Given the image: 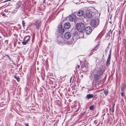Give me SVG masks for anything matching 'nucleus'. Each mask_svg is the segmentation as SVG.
<instances>
[{
    "mask_svg": "<svg viewBox=\"0 0 126 126\" xmlns=\"http://www.w3.org/2000/svg\"><path fill=\"white\" fill-rule=\"evenodd\" d=\"M103 72L100 70H98L95 69L91 72V74L94 76V80L97 81L101 79V76Z\"/></svg>",
    "mask_w": 126,
    "mask_h": 126,
    "instance_id": "f257e3e1",
    "label": "nucleus"
},
{
    "mask_svg": "<svg viewBox=\"0 0 126 126\" xmlns=\"http://www.w3.org/2000/svg\"><path fill=\"white\" fill-rule=\"evenodd\" d=\"M86 26V24L84 22L78 23L76 25L77 29L80 32H82L84 31Z\"/></svg>",
    "mask_w": 126,
    "mask_h": 126,
    "instance_id": "f03ea898",
    "label": "nucleus"
},
{
    "mask_svg": "<svg viewBox=\"0 0 126 126\" xmlns=\"http://www.w3.org/2000/svg\"><path fill=\"white\" fill-rule=\"evenodd\" d=\"M99 20L97 19L95 20L93 19L91 21V26L94 27H97L99 25Z\"/></svg>",
    "mask_w": 126,
    "mask_h": 126,
    "instance_id": "7ed1b4c3",
    "label": "nucleus"
},
{
    "mask_svg": "<svg viewBox=\"0 0 126 126\" xmlns=\"http://www.w3.org/2000/svg\"><path fill=\"white\" fill-rule=\"evenodd\" d=\"M86 33L87 34H90L92 31V28L90 26L86 27L85 29Z\"/></svg>",
    "mask_w": 126,
    "mask_h": 126,
    "instance_id": "20e7f679",
    "label": "nucleus"
},
{
    "mask_svg": "<svg viewBox=\"0 0 126 126\" xmlns=\"http://www.w3.org/2000/svg\"><path fill=\"white\" fill-rule=\"evenodd\" d=\"M68 20L71 21H74L76 19V16L74 15H71L68 17Z\"/></svg>",
    "mask_w": 126,
    "mask_h": 126,
    "instance_id": "39448f33",
    "label": "nucleus"
},
{
    "mask_svg": "<svg viewBox=\"0 0 126 126\" xmlns=\"http://www.w3.org/2000/svg\"><path fill=\"white\" fill-rule=\"evenodd\" d=\"M92 16V14L91 12L89 10L86 11L85 14V16L86 17L90 18Z\"/></svg>",
    "mask_w": 126,
    "mask_h": 126,
    "instance_id": "423d86ee",
    "label": "nucleus"
},
{
    "mask_svg": "<svg viewBox=\"0 0 126 126\" xmlns=\"http://www.w3.org/2000/svg\"><path fill=\"white\" fill-rule=\"evenodd\" d=\"M71 36V34L69 32H66L64 35V37L65 38L67 39H69Z\"/></svg>",
    "mask_w": 126,
    "mask_h": 126,
    "instance_id": "0eeeda50",
    "label": "nucleus"
},
{
    "mask_svg": "<svg viewBox=\"0 0 126 126\" xmlns=\"http://www.w3.org/2000/svg\"><path fill=\"white\" fill-rule=\"evenodd\" d=\"M70 24L69 22H67L65 24L63 25L64 28L65 29H68L70 27Z\"/></svg>",
    "mask_w": 126,
    "mask_h": 126,
    "instance_id": "6e6552de",
    "label": "nucleus"
},
{
    "mask_svg": "<svg viewBox=\"0 0 126 126\" xmlns=\"http://www.w3.org/2000/svg\"><path fill=\"white\" fill-rule=\"evenodd\" d=\"M84 14V11L82 10H79L77 14V15L78 16H81Z\"/></svg>",
    "mask_w": 126,
    "mask_h": 126,
    "instance_id": "1a4fd4ad",
    "label": "nucleus"
},
{
    "mask_svg": "<svg viewBox=\"0 0 126 126\" xmlns=\"http://www.w3.org/2000/svg\"><path fill=\"white\" fill-rule=\"evenodd\" d=\"M35 27L37 29H38L40 26L41 25V22L39 21H36L35 23Z\"/></svg>",
    "mask_w": 126,
    "mask_h": 126,
    "instance_id": "9d476101",
    "label": "nucleus"
},
{
    "mask_svg": "<svg viewBox=\"0 0 126 126\" xmlns=\"http://www.w3.org/2000/svg\"><path fill=\"white\" fill-rule=\"evenodd\" d=\"M93 95L92 94H88L87 95L86 98H87L88 99H89L93 98Z\"/></svg>",
    "mask_w": 126,
    "mask_h": 126,
    "instance_id": "9b49d317",
    "label": "nucleus"
},
{
    "mask_svg": "<svg viewBox=\"0 0 126 126\" xmlns=\"http://www.w3.org/2000/svg\"><path fill=\"white\" fill-rule=\"evenodd\" d=\"M30 39V36H25L24 37V39L23 40H25L27 41H28Z\"/></svg>",
    "mask_w": 126,
    "mask_h": 126,
    "instance_id": "f8f14e48",
    "label": "nucleus"
},
{
    "mask_svg": "<svg viewBox=\"0 0 126 126\" xmlns=\"http://www.w3.org/2000/svg\"><path fill=\"white\" fill-rule=\"evenodd\" d=\"M95 108V106L94 105L91 106H90L89 109L90 110H94Z\"/></svg>",
    "mask_w": 126,
    "mask_h": 126,
    "instance_id": "ddd939ff",
    "label": "nucleus"
},
{
    "mask_svg": "<svg viewBox=\"0 0 126 126\" xmlns=\"http://www.w3.org/2000/svg\"><path fill=\"white\" fill-rule=\"evenodd\" d=\"M110 59H107V61L106 62V64L107 65H109L110 64Z\"/></svg>",
    "mask_w": 126,
    "mask_h": 126,
    "instance_id": "4468645a",
    "label": "nucleus"
},
{
    "mask_svg": "<svg viewBox=\"0 0 126 126\" xmlns=\"http://www.w3.org/2000/svg\"><path fill=\"white\" fill-rule=\"evenodd\" d=\"M108 90H104V93L106 96H107L108 94Z\"/></svg>",
    "mask_w": 126,
    "mask_h": 126,
    "instance_id": "2eb2a0df",
    "label": "nucleus"
},
{
    "mask_svg": "<svg viewBox=\"0 0 126 126\" xmlns=\"http://www.w3.org/2000/svg\"><path fill=\"white\" fill-rule=\"evenodd\" d=\"M14 77L16 79V80L18 81H19L20 79L19 78V77H17L16 76H14Z\"/></svg>",
    "mask_w": 126,
    "mask_h": 126,
    "instance_id": "dca6fc26",
    "label": "nucleus"
},
{
    "mask_svg": "<svg viewBox=\"0 0 126 126\" xmlns=\"http://www.w3.org/2000/svg\"><path fill=\"white\" fill-rule=\"evenodd\" d=\"M64 31V30L63 29H61L60 30V33L61 34H62Z\"/></svg>",
    "mask_w": 126,
    "mask_h": 126,
    "instance_id": "f3484780",
    "label": "nucleus"
},
{
    "mask_svg": "<svg viewBox=\"0 0 126 126\" xmlns=\"http://www.w3.org/2000/svg\"><path fill=\"white\" fill-rule=\"evenodd\" d=\"M112 31H111V30H110V31L109 32V36H110V34H111V35H112Z\"/></svg>",
    "mask_w": 126,
    "mask_h": 126,
    "instance_id": "a211bd4d",
    "label": "nucleus"
},
{
    "mask_svg": "<svg viewBox=\"0 0 126 126\" xmlns=\"http://www.w3.org/2000/svg\"><path fill=\"white\" fill-rule=\"evenodd\" d=\"M111 55V54H110V53L109 54V57L107 59H110Z\"/></svg>",
    "mask_w": 126,
    "mask_h": 126,
    "instance_id": "6ab92c4d",
    "label": "nucleus"
},
{
    "mask_svg": "<svg viewBox=\"0 0 126 126\" xmlns=\"http://www.w3.org/2000/svg\"><path fill=\"white\" fill-rule=\"evenodd\" d=\"M22 22L23 26V27H24L25 26V24L24 21L23 20Z\"/></svg>",
    "mask_w": 126,
    "mask_h": 126,
    "instance_id": "aec40b11",
    "label": "nucleus"
},
{
    "mask_svg": "<svg viewBox=\"0 0 126 126\" xmlns=\"http://www.w3.org/2000/svg\"><path fill=\"white\" fill-rule=\"evenodd\" d=\"M8 57V59L10 61H11V59L10 58V57L8 55H6Z\"/></svg>",
    "mask_w": 126,
    "mask_h": 126,
    "instance_id": "412c9836",
    "label": "nucleus"
},
{
    "mask_svg": "<svg viewBox=\"0 0 126 126\" xmlns=\"http://www.w3.org/2000/svg\"><path fill=\"white\" fill-rule=\"evenodd\" d=\"M22 44L23 45H25L26 44V42H25V41H24L22 42Z\"/></svg>",
    "mask_w": 126,
    "mask_h": 126,
    "instance_id": "4be33fe9",
    "label": "nucleus"
},
{
    "mask_svg": "<svg viewBox=\"0 0 126 126\" xmlns=\"http://www.w3.org/2000/svg\"><path fill=\"white\" fill-rule=\"evenodd\" d=\"M115 106V104H114L113 105H112V109H114V107Z\"/></svg>",
    "mask_w": 126,
    "mask_h": 126,
    "instance_id": "5701e85b",
    "label": "nucleus"
},
{
    "mask_svg": "<svg viewBox=\"0 0 126 126\" xmlns=\"http://www.w3.org/2000/svg\"><path fill=\"white\" fill-rule=\"evenodd\" d=\"M97 121H94V123L95 124H96V123H97Z\"/></svg>",
    "mask_w": 126,
    "mask_h": 126,
    "instance_id": "b1692460",
    "label": "nucleus"
},
{
    "mask_svg": "<svg viewBox=\"0 0 126 126\" xmlns=\"http://www.w3.org/2000/svg\"><path fill=\"white\" fill-rule=\"evenodd\" d=\"M121 95L122 96H123L124 95V93L123 92H122L121 93Z\"/></svg>",
    "mask_w": 126,
    "mask_h": 126,
    "instance_id": "393cba45",
    "label": "nucleus"
},
{
    "mask_svg": "<svg viewBox=\"0 0 126 126\" xmlns=\"http://www.w3.org/2000/svg\"><path fill=\"white\" fill-rule=\"evenodd\" d=\"M114 109H112V110H111V112H114Z\"/></svg>",
    "mask_w": 126,
    "mask_h": 126,
    "instance_id": "a878e982",
    "label": "nucleus"
},
{
    "mask_svg": "<svg viewBox=\"0 0 126 126\" xmlns=\"http://www.w3.org/2000/svg\"><path fill=\"white\" fill-rule=\"evenodd\" d=\"M25 126H28V124L25 123Z\"/></svg>",
    "mask_w": 126,
    "mask_h": 126,
    "instance_id": "bb28decb",
    "label": "nucleus"
},
{
    "mask_svg": "<svg viewBox=\"0 0 126 126\" xmlns=\"http://www.w3.org/2000/svg\"><path fill=\"white\" fill-rule=\"evenodd\" d=\"M111 49H110V54H111Z\"/></svg>",
    "mask_w": 126,
    "mask_h": 126,
    "instance_id": "cd10ccee",
    "label": "nucleus"
},
{
    "mask_svg": "<svg viewBox=\"0 0 126 126\" xmlns=\"http://www.w3.org/2000/svg\"><path fill=\"white\" fill-rule=\"evenodd\" d=\"M72 77H71L70 78V82H71V80L72 79Z\"/></svg>",
    "mask_w": 126,
    "mask_h": 126,
    "instance_id": "c85d7f7f",
    "label": "nucleus"
},
{
    "mask_svg": "<svg viewBox=\"0 0 126 126\" xmlns=\"http://www.w3.org/2000/svg\"><path fill=\"white\" fill-rule=\"evenodd\" d=\"M25 41V42H26V43L28 41H27V40H24Z\"/></svg>",
    "mask_w": 126,
    "mask_h": 126,
    "instance_id": "c756f323",
    "label": "nucleus"
},
{
    "mask_svg": "<svg viewBox=\"0 0 126 126\" xmlns=\"http://www.w3.org/2000/svg\"><path fill=\"white\" fill-rule=\"evenodd\" d=\"M77 67L78 68H79L80 67V66L79 65H78Z\"/></svg>",
    "mask_w": 126,
    "mask_h": 126,
    "instance_id": "7c9ffc66",
    "label": "nucleus"
},
{
    "mask_svg": "<svg viewBox=\"0 0 126 126\" xmlns=\"http://www.w3.org/2000/svg\"><path fill=\"white\" fill-rule=\"evenodd\" d=\"M45 0H44L43 1V3H45Z\"/></svg>",
    "mask_w": 126,
    "mask_h": 126,
    "instance_id": "2f4dec72",
    "label": "nucleus"
},
{
    "mask_svg": "<svg viewBox=\"0 0 126 126\" xmlns=\"http://www.w3.org/2000/svg\"><path fill=\"white\" fill-rule=\"evenodd\" d=\"M111 110V108H110V109H109V110L110 111Z\"/></svg>",
    "mask_w": 126,
    "mask_h": 126,
    "instance_id": "473e14b6",
    "label": "nucleus"
},
{
    "mask_svg": "<svg viewBox=\"0 0 126 126\" xmlns=\"http://www.w3.org/2000/svg\"><path fill=\"white\" fill-rule=\"evenodd\" d=\"M119 34H120V31H119Z\"/></svg>",
    "mask_w": 126,
    "mask_h": 126,
    "instance_id": "72a5a7b5",
    "label": "nucleus"
},
{
    "mask_svg": "<svg viewBox=\"0 0 126 126\" xmlns=\"http://www.w3.org/2000/svg\"><path fill=\"white\" fill-rule=\"evenodd\" d=\"M81 67H83V66H82V65L81 66Z\"/></svg>",
    "mask_w": 126,
    "mask_h": 126,
    "instance_id": "f704fd0d",
    "label": "nucleus"
},
{
    "mask_svg": "<svg viewBox=\"0 0 126 126\" xmlns=\"http://www.w3.org/2000/svg\"><path fill=\"white\" fill-rule=\"evenodd\" d=\"M1 37L0 36V38H1Z\"/></svg>",
    "mask_w": 126,
    "mask_h": 126,
    "instance_id": "c9c22d12",
    "label": "nucleus"
}]
</instances>
